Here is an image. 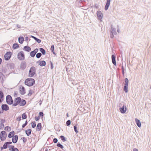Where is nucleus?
Listing matches in <instances>:
<instances>
[{
    "mask_svg": "<svg viewBox=\"0 0 151 151\" xmlns=\"http://www.w3.org/2000/svg\"><path fill=\"white\" fill-rule=\"evenodd\" d=\"M8 147L9 148V150H12V151L15 148L14 146L13 145H9L8 146Z\"/></svg>",
    "mask_w": 151,
    "mask_h": 151,
    "instance_id": "32",
    "label": "nucleus"
},
{
    "mask_svg": "<svg viewBox=\"0 0 151 151\" xmlns=\"http://www.w3.org/2000/svg\"><path fill=\"white\" fill-rule=\"evenodd\" d=\"M42 128V125L40 123H38L37 126L36 130L37 131H40Z\"/></svg>",
    "mask_w": 151,
    "mask_h": 151,
    "instance_id": "21",
    "label": "nucleus"
},
{
    "mask_svg": "<svg viewBox=\"0 0 151 151\" xmlns=\"http://www.w3.org/2000/svg\"><path fill=\"white\" fill-rule=\"evenodd\" d=\"M52 52L53 54L55 55V53L54 51H53V52Z\"/></svg>",
    "mask_w": 151,
    "mask_h": 151,
    "instance_id": "62",
    "label": "nucleus"
},
{
    "mask_svg": "<svg viewBox=\"0 0 151 151\" xmlns=\"http://www.w3.org/2000/svg\"><path fill=\"white\" fill-rule=\"evenodd\" d=\"M13 151H19L17 148H15L13 150Z\"/></svg>",
    "mask_w": 151,
    "mask_h": 151,
    "instance_id": "55",
    "label": "nucleus"
},
{
    "mask_svg": "<svg viewBox=\"0 0 151 151\" xmlns=\"http://www.w3.org/2000/svg\"><path fill=\"white\" fill-rule=\"evenodd\" d=\"M57 146L60 147L62 149H63L64 148L63 146L59 142H58L57 143Z\"/></svg>",
    "mask_w": 151,
    "mask_h": 151,
    "instance_id": "33",
    "label": "nucleus"
},
{
    "mask_svg": "<svg viewBox=\"0 0 151 151\" xmlns=\"http://www.w3.org/2000/svg\"><path fill=\"white\" fill-rule=\"evenodd\" d=\"M58 141V139L56 138H54L53 139V142L55 143H56Z\"/></svg>",
    "mask_w": 151,
    "mask_h": 151,
    "instance_id": "45",
    "label": "nucleus"
},
{
    "mask_svg": "<svg viewBox=\"0 0 151 151\" xmlns=\"http://www.w3.org/2000/svg\"><path fill=\"white\" fill-rule=\"evenodd\" d=\"M22 118L23 119H25L27 118V116L25 113H23L22 114Z\"/></svg>",
    "mask_w": 151,
    "mask_h": 151,
    "instance_id": "31",
    "label": "nucleus"
},
{
    "mask_svg": "<svg viewBox=\"0 0 151 151\" xmlns=\"http://www.w3.org/2000/svg\"><path fill=\"white\" fill-rule=\"evenodd\" d=\"M6 134L5 131H3L1 132L0 135V138L1 141L5 140L6 137Z\"/></svg>",
    "mask_w": 151,
    "mask_h": 151,
    "instance_id": "6",
    "label": "nucleus"
},
{
    "mask_svg": "<svg viewBox=\"0 0 151 151\" xmlns=\"http://www.w3.org/2000/svg\"><path fill=\"white\" fill-rule=\"evenodd\" d=\"M36 72V69L34 66L32 67L30 69L29 73V76L31 77L33 76Z\"/></svg>",
    "mask_w": 151,
    "mask_h": 151,
    "instance_id": "2",
    "label": "nucleus"
},
{
    "mask_svg": "<svg viewBox=\"0 0 151 151\" xmlns=\"http://www.w3.org/2000/svg\"><path fill=\"white\" fill-rule=\"evenodd\" d=\"M26 67V63L24 61H23L21 64V68L22 70L24 69Z\"/></svg>",
    "mask_w": 151,
    "mask_h": 151,
    "instance_id": "17",
    "label": "nucleus"
},
{
    "mask_svg": "<svg viewBox=\"0 0 151 151\" xmlns=\"http://www.w3.org/2000/svg\"><path fill=\"white\" fill-rule=\"evenodd\" d=\"M20 101V97H17L14 100V103L12 104V106H15L18 105H19Z\"/></svg>",
    "mask_w": 151,
    "mask_h": 151,
    "instance_id": "7",
    "label": "nucleus"
},
{
    "mask_svg": "<svg viewBox=\"0 0 151 151\" xmlns=\"http://www.w3.org/2000/svg\"><path fill=\"white\" fill-rule=\"evenodd\" d=\"M12 53L10 52H7L4 55L5 60H8L11 57Z\"/></svg>",
    "mask_w": 151,
    "mask_h": 151,
    "instance_id": "8",
    "label": "nucleus"
},
{
    "mask_svg": "<svg viewBox=\"0 0 151 151\" xmlns=\"http://www.w3.org/2000/svg\"><path fill=\"white\" fill-rule=\"evenodd\" d=\"M66 116L67 117H68L69 116H68V113H67V114H66Z\"/></svg>",
    "mask_w": 151,
    "mask_h": 151,
    "instance_id": "64",
    "label": "nucleus"
},
{
    "mask_svg": "<svg viewBox=\"0 0 151 151\" xmlns=\"http://www.w3.org/2000/svg\"><path fill=\"white\" fill-rule=\"evenodd\" d=\"M60 137L61 138V140L63 142H65V141H66V140L65 139V138L64 137V136H63V135H61V136H60Z\"/></svg>",
    "mask_w": 151,
    "mask_h": 151,
    "instance_id": "35",
    "label": "nucleus"
},
{
    "mask_svg": "<svg viewBox=\"0 0 151 151\" xmlns=\"http://www.w3.org/2000/svg\"><path fill=\"white\" fill-rule=\"evenodd\" d=\"M50 65H51V69H52L53 68V64L52 63V62L51 61H50Z\"/></svg>",
    "mask_w": 151,
    "mask_h": 151,
    "instance_id": "48",
    "label": "nucleus"
},
{
    "mask_svg": "<svg viewBox=\"0 0 151 151\" xmlns=\"http://www.w3.org/2000/svg\"><path fill=\"white\" fill-rule=\"evenodd\" d=\"M114 33H111V32H110V36L111 38H112L114 37Z\"/></svg>",
    "mask_w": 151,
    "mask_h": 151,
    "instance_id": "50",
    "label": "nucleus"
},
{
    "mask_svg": "<svg viewBox=\"0 0 151 151\" xmlns=\"http://www.w3.org/2000/svg\"><path fill=\"white\" fill-rule=\"evenodd\" d=\"M19 105L20 106H24L26 104V101L24 99H21L20 98V102Z\"/></svg>",
    "mask_w": 151,
    "mask_h": 151,
    "instance_id": "18",
    "label": "nucleus"
},
{
    "mask_svg": "<svg viewBox=\"0 0 151 151\" xmlns=\"http://www.w3.org/2000/svg\"><path fill=\"white\" fill-rule=\"evenodd\" d=\"M125 83L124 88V90L125 93H127L128 91V86L129 80L127 78H126L124 80Z\"/></svg>",
    "mask_w": 151,
    "mask_h": 151,
    "instance_id": "3",
    "label": "nucleus"
},
{
    "mask_svg": "<svg viewBox=\"0 0 151 151\" xmlns=\"http://www.w3.org/2000/svg\"><path fill=\"white\" fill-rule=\"evenodd\" d=\"M5 130L9 132L11 130V127L9 126L6 127L5 128Z\"/></svg>",
    "mask_w": 151,
    "mask_h": 151,
    "instance_id": "36",
    "label": "nucleus"
},
{
    "mask_svg": "<svg viewBox=\"0 0 151 151\" xmlns=\"http://www.w3.org/2000/svg\"><path fill=\"white\" fill-rule=\"evenodd\" d=\"M74 131L76 132V134L78 133V132L77 130V127L76 125L74 126Z\"/></svg>",
    "mask_w": 151,
    "mask_h": 151,
    "instance_id": "39",
    "label": "nucleus"
},
{
    "mask_svg": "<svg viewBox=\"0 0 151 151\" xmlns=\"http://www.w3.org/2000/svg\"><path fill=\"white\" fill-rule=\"evenodd\" d=\"M1 126L2 127H4V124L1 123Z\"/></svg>",
    "mask_w": 151,
    "mask_h": 151,
    "instance_id": "59",
    "label": "nucleus"
},
{
    "mask_svg": "<svg viewBox=\"0 0 151 151\" xmlns=\"http://www.w3.org/2000/svg\"><path fill=\"white\" fill-rule=\"evenodd\" d=\"M25 39V41H27L28 40V37H26Z\"/></svg>",
    "mask_w": 151,
    "mask_h": 151,
    "instance_id": "56",
    "label": "nucleus"
},
{
    "mask_svg": "<svg viewBox=\"0 0 151 151\" xmlns=\"http://www.w3.org/2000/svg\"><path fill=\"white\" fill-rule=\"evenodd\" d=\"M35 83V81L34 79L29 78L26 79L24 82L25 84L29 86H33Z\"/></svg>",
    "mask_w": 151,
    "mask_h": 151,
    "instance_id": "1",
    "label": "nucleus"
},
{
    "mask_svg": "<svg viewBox=\"0 0 151 151\" xmlns=\"http://www.w3.org/2000/svg\"><path fill=\"white\" fill-rule=\"evenodd\" d=\"M22 139L24 143L26 142L27 141V139L24 137H22Z\"/></svg>",
    "mask_w": 151,
    "mask_h": 151,
    "instance_id": "44",
    "label": "nucleus"
},
{
    "mask_svg": "<svg viewBox=\"0 0 151 151\" xmlns=\"http://www.w3.org/2000/svg\"><path fill=\"white\" fill-rule=\"evenodd\" d=\"M39 116L40 117H42V118L43 116L44 115V114H43V113L42 112H40L39 113Z\"/></svg>",
    "mask_w": 151,
    "mask_h": 151,
    "instance_id": "41",
    "label": "nucleus"
},
{
    "mask_svg": "<svg viewBox=\"0 0 151 151\" xmlns=\"http://www.w3.org/2000/svg\"><path fill=\"white\" fill-rule=\"evenodd\" d=\"M1 123L4 124L5 122V120L4 119H2L1 121Z\"/></svg>",
    "mask_w": 151,
    "mask_h": 151,
    "instance_id": "54",
    "label": "nucleus"
},
{
    "mask_svg": "<svg viewBox=\"0 0 151 151\" xmlns=\"http://www.w3.org/2000/svg\"><path fill=\"white\" fill-rule=\"evenodd\" d=\"M97 15L98 19L101 21V19L103 17V14L100 11H98L97 12Z\"/></svg>",
    "mask_w": 151,
    "mask_h": 151,
    "instance_id": "9",
    "label": "nucleus"
},
{
    "mask_svg": "<svg viewBox=\"0 0 151 151\" xmlns=\"http://www.w3.org/2000/svg\"><path fill=\"white\" fill-rule=\"evenodd\" d=\"M17 93L16 91H14V95L15 97H17Z\"/></svg>",
    "mask_w": 151,
    "mask_h": 151,
    "instance_id": "53",
    "label": "nucleus"
},
{
    "mask_svg": "<svg viewBox=\"0 0 151 151\" xmlns=\"http://www.w3.org/2000/svg\"><path fill=\"white\" fill-rule=\"evenodd\" d=\"M17 57L18 59L20 60H23L24 59L25 56L24 52L21 51L19 52L17 55Z\"/></svg>",
    "mask_w": 151,
    "mask_h": 151,
    "instance_id": "5",
    "label": "nucleus"
},
{
    "mask_svg": "<svg viewBox=\"0 0 151 151\" xmlns=\"http://www.w3.org/2000/svg\"><path fill=\"white\" fill-rule=\"evenodd\" d=\"M117 31L118 32H119V29H118L117 30Z\"/></svg>",
    "mask_w": 151,
    "mask_h": 151,
    "instance_id": "63",
    "label": "nucleus"
},
{
    "mask_svg": "<svg viewBox=\"0 0 151 151\" xmlns=\"http://www.w3.org/2000/svg\"><path fill=\"white\" fill-rule=\"evenodd\" d=\"M36 53L33 51H31L30 52V55L32 57H35Z\"/></svg>",
    "mask_w": 151,
    "mask_h": 151,
    "instance_id": "34",
    "label": "nucleus"
},
{
    "mask_svg": "<svg viewBox=\"0 0 151 151\" xmlns=\"http://www.w3.org/2000/svg\"><path fill=\"white\" fill-rule=\"evenodd\" d=\"M8 143L7 142H6L3 145V146L2 147H1V150H2V149H6L8 146Z\"/></svg>",
    "mask_w": 151,
    "mask_h": 151,
    "instance_id": "28",
    "label": "nucleus"
},
{
    "mask_svg": "<svg viewBox=\"0 0 151 151\" xmlns=\"http://www.w3.org/2000/svg\"><path fill=\"white\" fill-rule=\"evenodd\" d=\"M120 111L123 114L125 113L127 110V108L125 106L123 105L119 108Z\"/></svg>",
    "mask_w": 151,
    "mask_h": 151,
    "instance_id": "11",
    "label": "nucleus"
},
{
    "mask_svg": "<svg viewBox=\"0 0 151 151\" xmlns=\"http://www.w3.org/2000/svg\"><path fill=\"white\" fill-rule=\"evenodd\" d=\"M66 125H67V126H69L70 124H71V121H70V120H68L66 122Z\"/></svg>",
    "mask_w": 151,
    "mask_h": 151,
    "instance_id": "43",
    "label": "nucleus"
},
{
    "mask_svg": "<svg viewBox=\"0 0 151 151\" xmlns=\"http://www.w3.org/2000/svg\"><path fill=\"white\" fill-rule=\"evenodd\" d=\"M110 1L111 0H106V2L104 8V9L106 11L108 9L110 4Z\"/></svg>",
    "mask_w": 151,
    "mask_h": 151,
    "instance_id": "13",
    "label": "nucleus"
},
{
    "mask_svg": "<svg viewBox=\"0 0 151 151\" xmlns=\"http://www.w3.org/2000/svg\"><path fill=\"white\" fill-rule=\"evenodd\" d=\"M31 37L34 39L38 43H40L41 42V40L40 39L32 35H31Z\"/></svg>",
    "mask_w": 151,
    "mask_h": 151,
    "instance_id": "25",
    "label": "nucleus"
},
{
    "mask_svg": "<svg viewBox=\"0 0 151 151\" xmlns=\"http://www.w3.org/2000/svg\"><path fill=\"white\" fill-rule=\"evenodd\" d=\"M6 101L7 104L11 105L13 104V101L12 96L10 95H8L6 98Z\"/></svg>",
    "mask_w": 151,
    "mask_h": 151,
    "instance_id": "4",
    "label": "nucleus"
},
{
    "mask_svg": "<svg viewBox=\"0 0 151 151\" xmlns=\"http://www.w3.org/2000/svg\"><path fill=\"white\" fill-rule=\"evenodd\" d=\"M111 30L110 31L111 32L114 33V35L116 34L117 33L116 31V29L115 28H113L112 25L111 26Z\"/></svg>",
    "mask_w": 151,
    "mask_h": 151,
    "instance_id": "22",
    "label": "nucleus"
},
{
    "mask_svg": "<svg viewBox=\"0 0 151 151\" xmlns=\"http://www.w3.org/2000/svg\"><path fill=\"white\" fill-rule=\"evenodd\" d=\"M35 119L36 121H37L40 119V117L39 116H37L35 117Z\"/></svg>",
    "mask_w": 151,
    "mask_h": 151,
    "instance_id": "46",
    "label": "nucleus"
},
{
    "mask_svg": "<svg viewBox=\"0 0 151 151\" xmlns=\"http://www.w3.org/2000/svg\"><path fill=\"white\" fill-rule=\"evenodd\" d=\"M135 121L137 125L139 127H141V124L140 120L137 118L135 119Z\"/></svg>",
    "mask_w": 151,
    "mask_h": 151,
    "instance_id": "19",
    "label": "nucleus"
},
{
    "mask_svg": "<svg viewBox=\"0 0 151 151\" xmlns=\"http://www.w3.org/2000/svg\"><path fill=\"white\" fill-rule=\"evenodd\" d=\"M19 91L20 93L22 95H24L25 93V89L24 87L23 86H22L20 87Z\"/></svg>",
    "mask_w": 151,
    "mask_h": 151,
    "instance_id": "12",
    "label": "nucleus"
},
{
    "mask_svg": "<svg viewBox=\"0 0 151 151\" xmlns=\"http://www.w3.org/2000/svg\"><path fill=\"white\" fill-rule=\"evenodd\" d=\"M14 131H12L10 132L8 135V137L9 138H11L12 137L14 136Z\"/></svg>",
    "mask_w": 151,
    "mask_h": 151,
    "instance_id": "24",
    "label": "nucleus"
},
{
    "mask_svg": "<svg viewBox=\"0 0 151 151\" xmlns=\"http://www.w3.org/2000/svg\"><path fill=\"white\" fill-rule=\"evenodd\" d=\"M18 137V135H15L12 137V142L13 143H15L17 142Z\"/></svg>",
    "mask_w": 151,
    "mask_h": 151,
    "instance_id": "14",
    "label": "nucleus"
},
{
    "mask_svg": "<svg viewBox=\"0 0 151 151\" xmlns=\"http://www.w3.org/2000/svg\"><path fill=\"white\" fill-rule=\"evenodd\" d=\"M2 62V59L1 58H0V65L1 63Z\"/></svg>",
    "mask_w": 151,
    "mask_h": 151,
    "instance_id": "60",
    "label": "nucleus"
},
{
    "mask_svg": "<svg viewBox=\"0 0 151 151\" xmlns=\"http://www.w3.org/2000/svg\"><path fill=\"white\" fill-rule=\"evenodd\" d=\"M38 49L36 48L33 51L35 52V53L36 54L38 52Z\"/></svg>",
    "mask_w": 151,
    "mask_h": 151,
    "instance_id": "49",
    "label": "nucleus"
},
{
    "mask_svg": "<svg viewBox=\"0 0 151 151\" xmlns=\"http://www.w3.org/2000/svg\"><path fill=\"white\" fill-rule=\"evenodd\" d=\"M122 73L123 75L124 74V68L123 66H122Z\"/></svg>",
    "mask_w": 151,
    "mask_h": 151,
    "instance_id": "47",
    "label": "nucleus"
},
{
    "mask_svg": "<svg viewBox=\"0 0 151 151\" xmlns=\"http://www.w3.org/2000/svg\"><path fill=\"white\" fill-rule=\"evenodd\" d=\"M55 49L54 46L53 45H51V48H50V50L51 52H53L54 51Z\"/></svg>",
    "mask_w": 151,
    "mask_h": 151,
    "instance_id": "42",
    "label": "nucleus"
},
{
    "mask_svg": "<svg viewBox=\"0 0 151 151\" xmlns=\"http://www.w3.org/2000/svg\"><path fill=\"white\" fill-rule=\"evenodd\" d=\"M4 97L3 93L0 91V103H1L3 101V98Z\"/></svg>",
    "mask_w": 151,
    "mask_h": 151,
    "instance_id": "23",
    "label": "nucleus"
},
{
    "mask_svg": "<svg viewBox=\"0 0 151 151\" xmlns=\"http://www.w3.org/2000/svg\"><path fill=\"white\" fill-rule=\"evenodd\" d=\"M116 56L114 55H111L112 61L113 64L115 66L116 65Z\"/></svg>",
    "mask_w": 151,
    "mask_h": 151,
    "instance_id": "16",
    "label": "nucleus"
},
{
    "mask_svg": "<svg viewBox=\"0 0 151 151\" xmlns=\"http://www.w3.org/2000/svg\"><path fill=\"white\" fill-rule=\"evenodd\" d=\"M31 132L32 130L29 129L25 131L26 134L27 136H29L31 134Z\"/></svg>",
    "mask_w": 151,
    "mask_h": 151,
    "instance_id": "26",
    "label": "nucleus"
},
{
    "mask_svg": "<svg viewBox=\"0 0 151 151\" xmlns=\"http://www.w3.org/2000/svg\"><path fill=\"white\" fill-rule=\"evenodd\" d=\"M37 63H39V65L41 66H45L46 65V62L44 60H39L37 62Z\"/></svg>",
    "mask_w": 151,
    "mask_h": 151,
    "instance_id": "15",
    "label": "nucleus"
},
{
    "mask_svg": "<svg viewBox=\"0 0 151 151\" xmlns=\"http://www.w3.org/2000/svg\"><path fill=\"white\" fill-rule=\"evenodd\" d=\"M17 27H18V28H20V25H19L17 24Z\"/></svg>",
    "mask_w": 151,
    "mask_h": 151,
    "instance_id": "61",
    "label": "nucleus"
},
{
    "mask_svg": "<svg viewBox=\"0 0 151 151\" xmlns=\"http://www.w3.org/2000/svg\"><path fill=\"white\" fill-rule=\"evenodd\" d=\"M138 150L136 148H134L133 150V151H138Z\"/></svg>",
    "mask_w": 151,
    "mask_h": 151,
    "instance_id": "58",
    "label": "nucleus"
},
{
    "mask_svg": "<svg viewBox=\"0 0 151 151\" xmlns=\"http://www.w3.org/2000/svg\"><path fill=\"white\" fill-rule=\"evenodd\" d=\"M21 116H19L17 118V120L18 121H20V120H21Z\"/></svg>",
    "mask_w": 151,
    "mask_h": 151,
    "instance_id": "51",
    "label": "nucleus"
},
{
    "mask_svg": "<svg viewBox=\"0 0 151 151\" xmlns=\"http://www.w3.org/2000/svg\"><path fill=\"white\" fill-rule=\"evenodd\" d=\"M31 48L28 46H25L23 48V50L28 52L31 51Z\"/></svg>",
    "mask_w": 151,
    "mask_h": 151,
    "instance_id": "20",
    "label": "nucleus"
},
{
    "mask_svg": "<svg viewBox=\"0 0 151 151\" xmlns=\"http://www.w3.org/2000/svg\"><path fill=\"white\" fill-rule=\"evenodd\" d=\"M40 51L42 53L43 55H45L46 54L45 50L42 48H40L39 49Z\"/></svg>",
    "mask_w": 151,
    "mask_h": 151,
    "instance_id": "30",
    "label": "nucleus"
},
{
    "mask_svg": "<svg viewBox=\"0 0 151 151\" xmlns=\"http://www.w3.org/2000/svg\"><path fill=\"white\" fill-rule=\"evenodd\" d=\"M36 126V123L35 122H33L32 123V127L33 128H34Z\"/></svg>",
    "mask_w": 151,
    "mask_h": 151,
    "instance_id": "38",
    "label": "nucleus"
},
{
    "mask_svg": "<svg viewBox=\"0 0 151 151\" xmlns=\"http://www.w3.org/2000/svg\"><path fill=\"white\" fill-rule=\"evenodd\" d=\"M1 108L3 111H7L9 109L8 106L6 104H3L1 106Z\"/></svg>",
    "mask_w": 151,
    "mask_h": 151,
    "instance_id": "10",
    "label": "nucleus"
},
{
    "mask_svg": "<svg viewBox=\"0 0 151 151\" xmlns=\"http://www.w3.org/2000/svg\"><path fill=\"white\" fill-rule=\"evenodd\" d=\"M19 47L18 44L15 43L13 44L12 48L14 49H15Z\"/></svg>",
    "mask_w": 151,
    "mask_h": 151,
    "instance_id": "29",
    "label": "nucleus"
},
{
    "mask_svg": "<svg viewBox=\"0 0 151 151\" xmlns=\"http://www.w3.org/2000/svg\"><path fill=\"white\" fill-rule=\"evenodd\" d=\"M24 41V38L23 37H20L18 38V41L20 44H22Z\"/></svg>",
    "mask_w": 151,
    "mask_h": 151,
    "instance_id": "27",
    "label": "nucleus"
},
{
    "mask_svg": "<svg viewBox=\"0 0 151 151\" xmlns=\"http://www.w3.org/2000/svg\"><path fill=\"white\" fill-rule=\"evenodd\" d=\"M7 142L8 143H7L8 145L11 144L12 143V142Z\"/></svg>",
    "mask_w": 151,
    "mask_h": 151,
    "instance_id": "57",
    "label": "nucleus"
},
{
    "mask_svg": "<svg viewBox=\"0 0 151 151\" xmlns=\"http://www.w3.org/2000/svg\"><path fill=\"white\" fill-rule=\"evenodd\" d=\"M42 56V54L40 52H39L37 54L36 57L37 58H39Z\"/></svg>",
    "mask_w": 151,
    "mask_h": 151,
    "instance_id": "37",
    "label": "nucleus"
},
{
    "mask_svg": "<svg viewBox=\"0 0 151 151\" xmlns=\"http://www.w3.org/2000/svg\"><path fill=\"white\" fill-rule=\"evenodd\" d=\"M28 124L27 120H26L24 124H23L22 125V128H24V127L26 126Z\"/></svg>",
    "mask_w": 151,
    "mask_h": 151,
    "instance_id": "40",
    "label": "nucleus"
},
{
    "mask_svg": "<svg viewBox=\"0 0 151 151\" xmlns=\"http://www.w3.org/2000/svg\"><path fill=\"white\" fill-rule=\"evenodd\" d=\"M32 94V92L31 90H29V93L28 94L29 96H31Z\"/></svg>",
    "mask_w": 151,
    "mask_h": 151,
    "instance_id": "52",
    "label": "nucleus"
}]
</instances>
